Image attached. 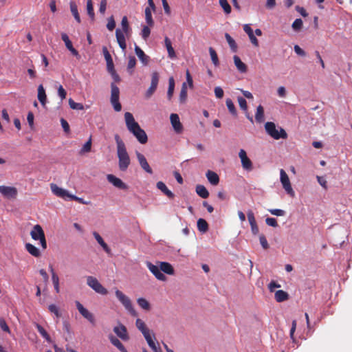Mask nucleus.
Instances as JSON below:
<instances>
[{
  "instance_id": "30",
  "label": "nucleus",
  "mask_w": 352,
  "mask_h": 352,
  "mask_svg": "<svg viewBox=\"0 0 352 352\" xmlns=\"http://www.w3.org/2000/svg\"><path fill=\"white\" fill-rule=\"evenodd\" d=\"M196 192L201 198L206 199L209 197V192L206 188L201 184L196 186Z\"/></svg>"
},
{
  "instance_id": "44",
  "label": "nucleus",
  "mask_w": 352,
  "mask_h": 352,
  "mask_svg": "<svg viewBox=\"0 0 352 352\" xmlns=\"http://www.w3.org/2000/svg\"><path fill=\"white\" fill-rule=\"evenodd\" d=\"M136 65V59L135 56H131L129 58V62L127 65V71L129 73L132 75L133 73V69L135 67Z\"/></svg>"
},
{
  "instance_id": "20",
  "label": "nucleus",
  "mask_w": 352,
  "mask_h": 352,
  "mask_svg": "<svg viewBox=\"0 0 352 352\" xmlns=\"http://www.w3.org/2000/svg\"><path fill=\"white\" fill-rule=\"evenodd\" d=\"M116 37L120 47L122 50H125L126 48V44L124 32H122L120 29H117L116 30Z\"/></svg>"
},
{
  "instance_id": "41",
  "label": "nucleus",
  "mask_w": 352,
  "mask_h": 352,
  "mask_svg": "<svg viewBox=\"0 0 352 352\" xmlns=\"http://www.w3.org/2000/svg\"><path fill=\"white\" fill-rule=\"evenodd\" d=\"M145 19L148 26L153 27L154 25V21L152 18L151 10L148 7L145 8Z\"/></svg>"
},
{
  "instance_id": "33",
  "label": "nucleus",
  "mask_w": 352,
  "mask_h": 352,
  "mask_svg": "<svg viewBox=\"0 0 352 352\" xmlns=\"http://www.w3.org/2000/svg\"><path fill=\"white\" fill-rule=\"evenodd\" d=\"M197 225L198 230L203 233L206 232L209 229L208 223L204 219H199L197 222Z\"/></svg>"
},
{
  "instance_id": "61",
  "label": "nucleus",
  "mask_w": 352,
  "mask_h": 352,
  "mask_svg": "<svg viewBox=\"0 0 352 352\" xmlns=\"http://www.w3.org/2000/svg\"><path fill=\"white\" fill-rule=\"evenodd\" d=\"M68 197L70 199H72V200H75V201H78V203H80V204H82L87 205V204H89L90 203V201H85L83 200L82 198L76 197V195H74L69 194Z\"/></svg>"
},
{
  "instance_id": "7",
  "label": "nucleus",
  "mask_w": 352,
  "mask_h": 352,
  "mask_svg": "<svg viewBox=\"0 0 352 352\" xmlns=\"http://www.w3.org/2000/svg\"><path fill=\"white\" fill-rule=\"evenodd\" d=\"M280 182L282 183L283 188L285 190L288 195H289L292 197H294L295 196V192L292 188L291 183L287 174L283 169L280 170Z\"/></svg>"
},
{
  "instance_id": "46",
  "label": "nucleus",
  "mask_w": 352,
  "mask_h": 352,
  "mask_svg": "<svg viewBox=\"0 0 352 352\" xmlns=\"http://www.w3.org/2000/svg\"><path fill=\"white\" fill-rule=\"evenodd\" d=\"M135 324L142 333L148 330L144 322L140 318L136 320Z\"/></svg>"
},
{
  "instance_id": "10",
  "label": "nucleus",
  "mask_w": 352,
  "mask_h": 352,
  "mask_svg": "<svg viewBox=\"0 0 352 352\" xmlns=\"http://www.w3.org/2000/svg\"><path fill=\"white\" fill-rule=\"evenodd\" d=\"M159 82V74L157 72H153L151 75V82L150 87L146 92L145 96L149 98L155 91Z\"/></svg>"
},
{
  "instance_id": "45",
  "label": "nucleus",
  "mask_w": 352,
  "mask_h": 352,
  "mask_svg": "<svg viewBox=\"0 0 352 352\" xmlns=\"http://www.w3.org/2000/svg\"><path fill=\"white\" fill-rule=\"evenodd\" d=\"M69 105L71 109H76V110H83L84 106L82 103H78L76 102L73 99L69 98Z\"/></svg>"
},
{
  "instance_id": "14",
  "label": "nucleus",
  "mask_w": 352,
  "mask_h": 352,
  "mask_svg": "<svg viewBox=\"0 0 352 352\" xmlns=\"http://www.w3.org/2000/svg\"><path fill=\"white\" fill-rule=\"evenodd\" d=\"M136 156L141 168L147 173L151 175L153 174V170L149 166L144 155L140 152L136 151Z\"/></svg>"
},
{
  "instance_id": "38",
  "label": "nucleus",
  "mask_w": 352,
  "mask_h": 352,
  "mask_svg": "<svg viewBox=\"0 0 352 352\" xmlns=\"http://www.w3.org/2000/svg\"><path fill=\"white\" fill-rule=\"evenodd\" d=\"M121 25L122 28V32L126 34V36H129V31L131 30L128 19L126 16H123L121 21Z\"/></svg>"
},
{
  "instance_id": "64",
  "label": "nucleus",
  "mask_w": 352,
  "mask_h": 352,
  "mask_svg": "<svg viewBox=\"0 0 352 352\" xmlns=\"http://www.w3.org/2000/svg\"><path fill=\"white\" fill-rule=\"evenodd\" d=\"M269 212L273 214L278 217L280 216H284L285 214V212L283 210L281 209H270L269 210Z\"/></svg>"
},
{
  "instance_id": "40",
  "label": "nucleus",
  "mask_w": 352,
  "mask_h": 352,
  "mask_svg": "<svg viewBox=\"0 0 352 352\" xmlns=\"http://www.w3.org/2000/svg\"><path fill=\"white\" fill-rule=\"evenodd\" d=\"M226 106L230 111V113L234 117L237 116V111L236 109V107L232 102V100L230 98H227L226 101Z\"/></svg>"
},
{
  "instance_id": "15",
  "label": "nucleus",
  "mask_w": 352,
  "mask_h": 352,
  "mask_svg": "<svg viewBox=\"0 0 352 352\" xmlns=\"http://www.w3.org/2000/svg\"><path fill=\"white\" fill-rule=\"evenodd\" d=\"M171 124L177 133H182L183 131V125L179 120V116L176 113H172L170 116Z\"/></svg>"
},
{
  "instance_id": "39",
  "label": "nucleus",
  "mask_w": 352,
  "mask_h": 352,
  "mask_svg": "<svg viewBox=\"0 0 352 352\" xmlns=\"http://www.w3.org/2000/svg\"><path fill=\"white\" fill-rule=\"evenodd\" d=\"M187 99V86L186 83L184 82L182 86V89L179 94V102L182 104L186 102Z\"/></svg>"
},
{
  "instance_id": "8",
  "label": "nucleus",
  "mask_w": 352,
  "mask_h": 352,
  "mask_svg": "<svg viewBox=\"0 0 352 352\" xmlns=\"http://www.w3.org/2000/svg\"><path fill=\"white\" fill-rule=\"evenodd\" d=\"M76 305L80 314L93 325H95L96 320L94 314L85 308L79 301H76Z\"/></svg>"
},
{
  "instance_id": "36",
  "label": "nucleus",
  "mask_w": 352,
  "mask_h": 352,
  "mask_svg": "<svg viewBox=\"0 0 352 352\" xmlns=\"http://www.w3.org/2000/svg\"><path fill=\"white\" fill-rule=\"evenodd\" d=\"M225 37L231 50L233 52H236L238 46L235 41L231 37V36L228 33L225 34Z\"/></svg>"
},
{
  "instance_id": "43",
  "label": "nucleus",
  "mask_w": 352,
  "mask_h": 352,
  "mask_svg": "<svg viewBox=\"0 0 352 352\" xmlns=\"http://www.w3.org/2000/svg\"><path fill=\"white\" fill-rule=\"evenodd\" d=\"M138 305L144 310L149 311L151 305L148 301L144 298H139L137 300Z\"/></svg>"
},
{
  "instance_id": "25",
  "label": "nucleus",
  "mask_w": 352,
  "mask_h": 352,
  "mask_svg": "<svg viewBox=\"0 0 352 352\" xmlns=\"http://www.w3.org/2000/svg\"><path fill=\"white\" fill-rule=\"evenodd\" d=\"M233 59L236 67L241 73H245L248 71L247 65L241 61L238 56L234 55Z\"/></svg>"
},
{
  "instance_id": "63",
  "label": "nucleus",
  "mask_w": 352,
  "mask_h": 352,
  "mask_svg": "<svg viewBox=\"0 0 352 352\" xmlns=\"http://www.w3.org/2000/svg\"><path fill=\"white\" fill-rule=\"evenodd\" d=\"M247 215L250 226L256 223L254 214L251 210L248 211Z\"/></svg>"
},
{
  "instance_id": "6",
  "label": "nucleus",
  "mask_w": 352,
  "mask_h": 352,
  "mask_svg": "<svg viewBox=\"0 0 352 352\" xmlns=\"http://www.w3.org/2000/svg\"><path fill=\"white\" fill-rule=\"evenodd\" d=\"M87 285L92 288L96 292L102 295H107L108 291L104 288L98 280V279L94 276H88L87 278Z\"/></svg>"
},
{
  "instance_id": "18",
  "label": "nucleus",
  "mask_w": 352,
  "mask_h": 352,
  "mask_svg": "<svg viewBox=\"0 0 352 352\" xmlns=\"http://www.w3.org/2000/svg\"><path fill=\"white\" fill-rule=\"evenodd\" d=\"M102 52H103L104 58L107 62V71L112 70L113 69L115 68L114 63H113L112 57H111L110 53L109 52L107 47H105V46L102 47Z\"/></svg>"
},
{
  "instance_id": "2",
  "label": "nucleus",
  "mask_w": 352,
  "mask_h": 352,
  "mask_svg": "<svg viewBox=\"0 0 352 352\" xmlns=\"http://www.w3.org/2000/svg\"><path fill=\"white\" fill-rule=\"evenodd\" d=\"M265 129L267 133L275 140L287 138L286 131L281 127L278 131V129H276V124L272 122H267L265 124Z\"/></svg>"
},
{
  "instance_id": "19",
  "label": "nucleus",
  "mask_w": 352,
  "mask_h": 352,
  "mask_svg": "<svg viewBox=\"0 0 352 352\" xmlns=\"http://www.w3.org/2000/svg\"><path fill=\"white\" fill-rule=\"evenodd\" d=\"M30 235L34 240H38L45 236L42 227L37 224L33 227V230L30 232Z\"/></svg>"
},
{
  "instance_id": "50",
  "label": "nucleus",
  "mask_w": 352,
  "mask_h": 352,
  "mask_svg": "<svg viewBox=\"0 0 352 352\" xmlns=\"http://www.w3.org/2000/svg\"><path fill=\"white\" fill-rule=\"evenodd\" d=\"M219 4L226 14H230L231 12V6L227 0H219Z\"/></svg>"
},
{
  "instance_id": "51",
  "label": "nucleus",
  "mask_w": 352,
  "mask_h": 352,
  "mask_svg": "<svg viewBox=\"0 0 352 352\" xmlns=\"http://www.w3.org/2000/svg\"><path fill=\"white\" fill-rule=\"evenodd\" d=\"M48 309L51 313L54 314L57 318L61 317V314L59 311V309L56 305H54V304L50 305L48 307Z\"/></svg>"
},
{
  "instance_id": "11",
  "label": "nucleus",
  "mask_w": 352,
  "mask_h": 352,
  "mask_svg": "<svg viewBox=\"0 0 352 352\" xmlns=\"http://www.w3.org/2000/svg\"><path fill=\"white\" fill-rule=\"evenodd\" d=\"M107 179L109 183L120 190H126L129 189V186L124 182L112 174L107 175Z\"/></svg>"
},
{
  "instance_id": "34",
  "label": "nucleus",
  "mask_w": 352,
  "mask_h": 352,
  "mask_svg": "<svg viewBox=\"0 0 352 352\" xmlns=\"http://www.w3.org/2000/svg\"><path fill=\"white\" fill-rule=\"evenodd\" d=\"M164 42H165V45L166 47L169 57L171 58H175L176 56V54H175V52L173 47H172V43H171L170 40L167 36H166L165 39H164Z\"/></svg>"
},
{
  "instance_id": "35",
  "label": "nucleus",
  "mask_w": 352,
  "mask_h": 352,
  "mask_svg": "<svg viewBox=\"0 0 352 352\" xmlns=\"http://www.w3.org/2000/svg\"><path fill=\"white\" fill-rule=\"evenodd\" d=\"M175 89V80L173 77H170L168 79V88L167 91V98L168 100H170L174 93Z\"/></svg>"
},
{
  "instance_id": "31",
  "label": "nucleus",
  "mask_w": 352,
  "mask_h": 352,
  "mask_svg": "<svg viewBox=\"0 0 352 352\" xmlns=\"http://www.w3.org/2000/svg\"><path fill=\"white\" fill-rule=\"evenodd\" d=\"M255 120L258 123H261L264 121V108L261 104L256 108Z\"/></svg>"
},
{
  "instance_id": "56",
  "label": "nucleus",
  "mask_w": 352,
  "mask_h": 352,
  "mask_svg": "<svg viewBox=\"0 0 352 352\" xmlns=\"http://www.w3.org/2000/svg\"><path fill=\"white\" fill-rule=\"evenodd\" d=\"M114 138L117 144V150L126 148L124 142L121 140L118 134H116Z\"/></svg>"
},
{
  "instance_id": "53",
  "label": "nucleus",
  "mask_w": 352,
  "mask_h": 352,
  "mask_svg": "<svg viewBox=\"0 0 352 352\" xmlns=\"http://www.w3.org/2000/svg\"><path fill=\"white\" fill-rule=\"evenodd\" d=\"M107 21H108V22L107 24V28L109 31L113 30L114 28H116V21H115L113 16H111L110 17H109Z\"/></svg>"
},
{
  "instance_id": "55",
  "label": "nucleus",
  "mask_w": 352,
  "mask_h": 352,
  "mask_svg": "<svg viewBox=\"0 0 352 352\" xmlns=\"http://www.w3.org/2000/svg\"><path fill=\"white\" fill-rule=\"evenodd\" d=\"M61 38L65 42V46L67 49H70L72 45V41L69 40V36L66 33L61 34Z\"/></svg>"
},
{
  "instance_id": "1",
  "label": "nucleus",
  "mask_w": 352,
  "mask_h": 352,
  "mask_svg": "<svg viewBox=\"0 0 352 352\" xmlns=\"http://www.w3.org/2000/svg\"><path fill=\"white\" fill-rule=\"evenodd\" d=\"M124 118L127 129L136 138L140 144H146L148 142V136L144 130L135 120L132 113L126 112L124 113Z\"/></svg>"
},
{
  "instance_id": "27",
  "label": "nucleus",
  "mask_w": 352,
  "mask_h": 352,
  "mask_svg": "<svg viewBox=\"0 0 352 352\" xmlns=\"http://www.w3.org/2000/svg\"><path fill=\"white\" fill-rule=\"evenodd\" d=\"M274 298L276 302H282L287 300L289 298V296L287 292L283 290H278L275 292Z\"/></svg>"
},
{
  "instance_id": "29",
  "label": "nucleus",
  "mask_w": 352,
  "mask_h": 352,
  "mask_svg": "<svg viewBox=\"0 0 352 352\" xmlns=\"http://www.w3.org/2000/svg\"><path fill=\"white\" fill-rule=\"evenodd\" d=\"M25 249L32 256L35 257H39L41 256V252L40 250L35 247L34 245L31 243H26L25 244Z\"/></svg>"
},
{
  "instance_id": "24",
  "label": "nucleus",
  "mask_w": 352,
  "mask_h": 352,
  "mask_svg": "<svg viewBox=\"0 0 352 352\" xmlns=\"http://www.w3.org/2000/svg\"><path fill=\"white\" fill-rule=\"evenodd\" d=\"M157 188L160 190L164 195H166L169 199H173L175 195L172 192L163 182H158L156 184Z\"/></svg>"
},
{
  "instance_id": "58",
  "label": "nucleus",
  "mask_w": 352,
  "mask_h": 352,
  "mask_svg": "<svg viewBox=\"0 0 352 352\" xmlns=\"http://www.w3.org/2000/svg\"><path fill=\"white\" fill-rule=\"evenodd\" d=\"M259 241L263 249L267 250L270 248L264 234H261L259 236Z\"/></svg>"
},
{
  "instance_id": "49",
  "label": "nucleus",
  "mask_w": 352,
  "mask_h": 352,
  "mask_svg": "<svg viewBox=\"0 0 352 352\" xmlns=\"http://www.w3.org/2000/svg\"><path fill=\"white\" fill-rule=\"evenodd\" d=\"M302 21L301 19H296L292 23V28L296 32H299L302 28Z\"/></svg>"
},
{
  "instance_id": "37",
  "label": "nucleus",
  "mask_w": 352,
  "mask_h": 352,
  "mask_svg": "<svg viewBox=\"0 0 352 352\" xmlns=\"http://www.w3.org/2000/svg\"><path fill=\"white\" fill-rule=\"evenodd\" d=\"M36 327L38 330V331L41 333V335L46 340L47 342L51 343L52 339L48 334V333L46 331V330L39 324L36 323Z\"/></svg>"
},
{
  "instance_id": "52",
  "label": "nucleus",
  "mask_w": 352,
  "mask_h": 352,
  "mask_svg": "<svg viewBox=\"0 0 352 352\" xmlns=\"http://www.w3.org/2000/svg\"><path fill=\"white\" fill-rule=\"evenodd\" d=\"M107 72L110 74L111 78H113V82H114L116 84V82L119 83L121 81V78L120 77L118 74L116 72L115 68L113 69L112 70H109Z\"/></svg>"
},
{
  "instance_id": "42",
  "label": "nucleus",
  "mask_w": 352,
  "mask_h": 352,
  "mask_svg": "<svg viewBox=\"0 0 352 352\" xmlns=\"http://www.w3.org/2000/svg\"><path fill=\"white\" fill-rule=\"evenodd\" d=\"M87 10L89 16L90 17L91 21H94L95 20V13L94 11L92 0L87 1Z\"/></svg>"
},
{
  "instance_id": "28",
  "label": "nucleus",
  "mask_w": 352,
  "mask_h": 352,
  "mask_svg": "<svg viewBox=\"0 0 352 352\" xmlns=\"http://www.w3.org/2000/svg\"><path fill=\"white\" fill-rule=\"evenodd\" d=\"M110 342L113 345L116 346L121 352H128L122 343L119 340L118 338L115 337L113 335L109 336V337Z\"/></svg>"
},
{
  "instance_id": "47",
  "label": "nucleus",
  "mask_w": 352,
  "mask_h": 352,
  "mask_svg": "<svg viewBox=\"0 0 352 352\" xmlns=\"http://www.w3.org/2000/svg\"><path fill=\"white\" fill-rule=\"evenodd\" d=\"M209 52L213 64L215 66H218L219 65V61L216 51L212 47H210L209 48Z\"/></svg>"
},
{
  "instance_id": "17",
  "label": "nucleus",
  "mask_w": 352,
  "mask_h": 352,
  "mask_svg": "<svg viewBox=\"0 0 352 352\" xmlns=\"http://www.w3.org/2000/svg\"><path fill=\"white\" fill-rule=\"evenodd\" d=\"M50 188L52 192L57 197L65 199L66 197H68L69 195V192L67 190L58 187L55 184H51Z\"/></svg>"
},
{
  "instance_id": "57",
  "label": "nucleus",
  "mask_w": 352,
  "mask_h": 352,
  "mask_svg": "<svg viewBox=\"0 0 352 352\" xmlns=\"http://www.w3.org/2000/svg\"><path fill=\"white\" fill-rule=\"evenodd\" d=\"M60 124L65 133L68 134L70 133V127L67 121L64 118H60Z\"/></svg>"
},
{
  "instance_id": "16",
  "label": "nucleus",
  "mask_w": 352,
  "mask_h": 352,
  "mask_svg": "<svg viewBox=\"0 0 352 352\" xmlns=\"http://www.w3.org/2000/svg\"><path fill=\"white\" fill-rule=\"evenodd\" d=\"M113 331L122 340L127 341L129 340L127 329L122 324H120L119 327H115L113 328Z\"/></svg>"
},
{
  "instance_id": "5",
  "label": "nucleus",
  "mask_w": 352,
  "mask_h": 352,
  "mask_svg": "<svg viewBox=\"0 0 352 352\" xmlns=\"http://www.w3.org/2000/svg\"><path fill=\"white\" fill-rule=\"evenodd\" d=\"M120 89L114 83H111V103L112 104L116 111H120L122 105L119 102Z\"/></svg>"
},
{
  "instance_id": "62",
  "label": "nucleus",
  "mask_w": 352,
  "mask_h": 352,
  "mask_svg": "<svg viewBox=\"0 0 352 352\" xmlns=\"http://www.w3.org/2000/svg\"><path fill=\"white\" fill-rule=\"evenodd\" d=\"M150 26H144L142 30V36L144 39H146L150 34H151V30L149 28Z\"/></svg>"
},
{
  "instance_id": "13",
  "label": "nucleus",
  "mask_w": 352,
  "mask_h": 352,
  "mask_svg": "<svg viewBox=\"0 0 352 352\" xmlns=\"http://www.w3.org/2000/svg\"><path fill=\"white\" fill-rule=\"evenodd\" d=\"M242 166L247 170H252L253 168L252 162L247 156L246 152L243 149H241L239 153Z\"/></svg>"
},
{
  "instance_id": "3",
  "label": "nucleus",
  "mask_w": 352,
  "mask_h": 352,
  "mask_svg": "<svg viewBox=\"0 0 352 352\" xmlns=\"http://www.w3.org/2000/svg\"><path fill=\"white\" fill-rule=\"evenodd\" d=\"M118 166L121 171H125L130 164V157L126 148L117 150Z\"/></svg>"
},
{
  "instance_id": "12",
  "label": "nucleus",
  "mask_w": 352,
  "mask_h": 352,
  "mask_svg": "<svg viewBox=\"0 0 352 352\" xmlns=\"http://www.w3.org/2000/svg\"><path fill=\"white\" fill-rule=\"evenodd\" d=\"M146 265L151 273L155 276V278L160 280L164 281L166 280V276L161 272L160 267L153 265L151 262H147Z\"/></svg>"
},
{
  "instance_id": "9",
  "label": "nucleus",
  "mask_w": 352,
  "mask_h": 352,
  "mask_svg": "<svg viewBox=\"0 0 352 352\" xmlns=\"http://www.w3.org/2000/svg\"><path fill=\"white\" fill-rule=\"evenodd\" d=\"M0 192L6 199H15L18 191L14 186H0Z\"/></svg>"
},
{
  "instance_id": "32",
  "label": "nucleus",
  "mask_w": 352,
  "mask_h": 352,
  "mask_svg": "<svg viewBox=\"0 0 352 352\" xmlns=\"http://www.w3.org/2000/svg\"><path fill=\"white\" fill-rule=\"evenodd\" d=\"M69 6H70L71 12H72L74 19H76V21L78 23H80L81 22V20H80V15H79V13L78 11V7H77L76 3L74 1H71L69 3Z\"/></svg>"
},
{
  "instance_id": "23",
  "label": "nucleus",
  "mask_w": 352,
  "mask_h": 352,
  "mask_svg": "<svg viewBox=\"0 0 352 352\" xmlns=\"http://www.w3.org/2000/svg\"><path fill=\"white\" fill-rule=\"evenodd\" d=\"M38 100L41 102V105L45 107L47 102V96L45 94V89L43 85H40L38 87Z\"/></svg>"
},
{
  "instance_id": "4",
  "label": "nucleus",
  "mask_w": 352,
  "mask_h": 352,
  "mask_svg": "<svg viewBox=\"0 0 352 352\" xmlns=\"http://www.w3.org/2000/svg\"><path fill=\"white\" fill-rule=\"evenodd\" d=\"M115 293H116V297L118 298V300L120 301V302L124 305V307L126 308V309L128 310V311L131 314V315L133 316H137L138 313L133 307L131 300L119 289H116Z\"/></svg>"
},
{
  "instance_id": "22",
  "label": "nucleus",
  "mask_w": 352,
  "mask_h": 352,
  "mask_svg": "<svg viewBox=\"0 0 352 352\" xmlns=\"http://www.w3.org/2000/svg\"><path fill=\"white\" fill-rule=\"evenodd\" d=\"M135 52L144 65L148 64L149 57L137 45L135 47Z\"/></svg>"
},
{
  "instance_id": "60",
  "label": "nucleus",
  "mask_w": 352,
  "mask_h": 352,
  "mask_svg": "<svg viewBox=\"0 0 352 352\" xmlns=\"http://www.w3.org/2000/svg\"><path fill=\"white\" fill-rule=\"evenodd\" d=\"M265 223L272 227L276 228L278 227V222L276 219L272 217H267L265 219Z\"/></svg>"
},
{
  "instance_id": "21",
  "label": "nucleus",
  "mask_w": 352,
  "mask_h": 352,
  "mask_svg": "<svg viewBox=\"0 0 352 352\" xmlns=\"http://www.w3.org/2000/svg\"><path fill=\"white\" fill-rule=\"evenodd\" d=\"M206 177L208 182L213 186H217L219 183V175L212 170H208L206 174Z\"/></svg>"
},
{
  "instance_id": "54",
  "label": "nucleus",
  "mask_w": 352,
  "mask_h": 352,
  "mask_svg": "<svg viewBox=\"0 0 352 352\" xmlns=\"http://www.w3.org/2000/svg\"><path fill=\"white\" fill-rule=\"evenodd\" d=\"M238 102H239L240 108L242 110H243L245 111H248L247 102H246V100L244 98H243L241 96L238 97Z\"/></svg>"
},
{
  "instance_id": "59",
  "label": "nucleus",
  "mask_w": 352,
  "mask_h": 352,
  "mask_svg": "<svg viewBox=\"0 0 352 352\" xmlns=\"http://www.w3.org/2000/svg\"><path fill=\"white\" fill-rule=\"evenodd\" d=\"M50 272L52 273V280L54 285H56L59 283V278L58 275L56 274V272L54 270V268L52 265L50 266Z\"/></svg>"
},
{
  "instance_id": "48",
  "label": "nucleus",
  "mask_w": 352,
  "mask_h": 352,
  "mask_svg": "<svg viewBox=\"0 0 352 352\" xmlns=\"http://www.w3.org/2000/svg\"><path fill=\"white\" fill-rule=\"evenodd\" d=\"M91 138H89L88 141H87L85 142V144L83 145V146L80 149V154L82 155L85 153H88L91 151Z\"/></svg>"
},
{
  "instance_id": "26",
  "label": "nucleus",
  "mask_w": 352,
  "mask_h": 352,
  "mask_svg": "<svg viewBox=\"0 0 352 352\" xmlns=\"http://www.w3.org/2000/svg\"><path fill=\"white\" fill-rule=\"evenodd\" d=\"M160 267L161 272H163L168 275L174 274V268L169 263L160 262Z\"/></svg>"
}]
</instances>
